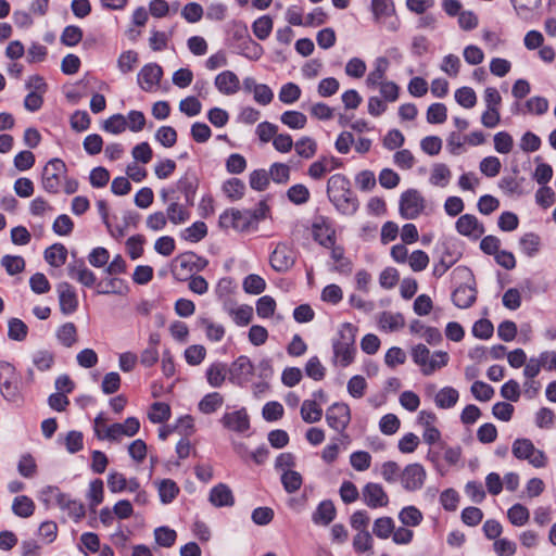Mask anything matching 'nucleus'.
<instances>
[{"instance_id": "1", "label": "nucleus", "mask_w": 556, "mask_h": 556, "mask_svg": "<svg viewBox=\"0 0 556 556\" xmlns=\"http://www.w3.org/2000/svg\"><path fill=\"white\" fill-rule=\"evenodd\" d=\"M327 195L341 214L353 215L358 210V200L351 190L350 180L342 174H334L329 177Z\"/></svg>"}, {"instance_id": "2", "label": "nucleus", "mask_w": 556, "mask_h": 556, "mask_svg": "<svg viewBox=\"0 0 556 556\" xmlns=\"http://www.w3.org/2000/svg\"><path fill=\"white\" fill-rule=\"evenodd\" d=\"M356 330L351 324H343L339 330L338 339L333 340V364L348 367L354 362L356 353L355 334Z\"/></svg>"}, {"instance_id": "3", "label": "nucleus", "mask_w": 556, "mask_h": 556, "mask_svg": "<svg viewBox=\"0 0 556 556\" xmlns=\"http://www.w3.org/2000/svg\"><path fill=\"white\" fill-rule=\"evenodd\" d=\"M0 393L9 402L22 399V377L8 362H0Z\"/></svg>"}, {"instance_id": "4", "label": "nucleus", "mask_w": 556, "mask_h": 556, "mask_svg": "<svg viewBox=\"0 0 556 556\" xmlns=\"http://www.w3.org/2000/svg\"><path fill=\"white\" fill-rule=\"evenodd\" d=\"M511 452L517 459L527 460L535 468H544L547 465L546 454L536 448L529 439H516Z\"/></svg>"}, {"instance_id": "5", "label": "nucleus", "mask_w": 556, "mask_h": 556, "mask_svg": "<svg viewBox=\"0 0 556 556\" xmlns=\"http://www.w3.org/2000/svg\"><path fill=\"white\" fill-rule=\"evenodd\" d=\"M66 170V165L62 160H50L42 170V188L49 193H58L60 190L61 181L65 177Z\"/></svg>"}, {"instance_id": "6", "label": "nucleus", "mask_w": 556, "mask_h": 556, "mask_svg": "<svg viewBox=\"0 0 556 556\" xmlns=\"http://www.w3.org/2000/svg\"><path fill=\"white\" fill-rule=\"evenodd\" d=\"M218 224L225 229L233 228L238 231H245L253 224V218L250 210L229 208L219 216Z\"/></svg>"}, {"instance_id": "7", "label": "nucleus", "mask_w": 556, "mask_h": 556, "mask_svg": "<svg viewBox=\"0 0 556 556\" xmlns=\"http://www.w3.org/2000/svg\"><path fill=\"white\" fill-rule=\"evenodd\" d=\"M254 375V365L251 359L241 355L228 368V379L231 383L243 387L250 382Z\"/></svg>"}, {"instance_id": "8", "label": "nucleus", "mask_w": 556, "mask_h": 556, "mask_svg": "<svg viewBox=\"0 0 556 556\" xmlns=\"http://www.w3.org/2000/svg\"><path fill=\"white\" fill-rule=\"evenodd\" d=\"M294 250L287 243H278L269 257L270 266L278 273H286L295 264Z\"/></svg>"}, {"instance_id": "9", "label": "nucleus", "mask_w": 556, "mask_h": 556, "mask_svg": "<svg viewBox=\"0 0 556 556\" xmlns=\"http://www.w3.org/2000/svg\"><path fill=\"white\" fill-rule=\"evenodd\" d=\"M425 208V199L415 189L407 190L401 197L400 213L406 219L416 218Z\"/></svg>"}, {"instance_id": "10", "label": "nucleus", "mask_w": 556, "mask_h": 556, "mask_svg": "<svg viewBox=\"0 0 556 556\" xmlns=\"http://www.w3.org/2000/svg\"><path fill=\"white\" fill-rule=\"evenodd\" d=\"M326 421L330 428L343 433L351 421V410L345 403H334L326 412Z\"/></svg>"}, {"instance_id": "11", "label": "nucleus", "mask_w": 556, "mask_h": 556, "mask_svg": "<svg viewBox=\"0 0 556 556\" xmlns=\"http://www.w3.org/2000/svg\"><path fill=\"white\" fill-rule=\"evenodd\" d=\"M140 429L136 417H128L123 424L115 422L105 428L103 440L118 441L122 437H134Z\"/></svg>"}, {"instance_id": "12", "label": "nucleus", "mask_w": 556, "mask_h": 556, "mask_svg": "<svg viewBox=\"0 0 556 556\" xmlns=\"http://www.w3.org/2000/svg\"><path fill=\"white\" fill-rule=\"evenodd\" d=\"M426 476V470L420 464H409L401 473V483L407 491H417L422 488Z\"/></svg>"}, {"instance_id": "13", "label": "nucleus", "mask_w": 556, "mask_h": 556, "mask_svg": "<svg viewBox=\"0 0 556 556\" xmlns=\"http://www.w3.org/2000/svg\"><path fill=\"white\" fill-rule=\"evenodd\" d=\"M314 239L323 247L329 248L336 243L334 229L325 216H317L312 225Z\"/></svg>"}, {"instance_id": "14", "label": "nucleus", "mask_w": 556, "mask_h": 556, "mask_svg": "<svg viewBox=\"0 0 556 556\" xmlns=\"http://www.w3.org/2000/svg\"><path fill=\"white\" fill-rule=\"evenodd\" d=\"M362 500L369 508L384 507L389 496L381 484L368 482L362 489Z\"/></svg>"}, {"instance_id": "15", "label": "nucleus", "mask_w": 556, "mask_h": 556, "mask_svg": "<svg viewBox=\"0 0 556 556\" xmlns=\"http://www.w3.org/2000/svg\"><path fill=\"white\" fill-rule=\"evenodd\" d=\"M163 76L162 67L156 63L146 64L138 73V84L144 91H152Z\"/></svg>"}, {"instance_id": "16", "label": "nucleus", "mask_w": 556, "mask_h": 556, "mask_svg": "<svg viewBox=\"0 0 556 556\" xmlns=\"http://www.w3.org/2000/svg\"><path fill=\"white\" fill-rule=\"evenodd\" d=\"M56 291L61 312L65 315L74 313L78 307V299L74 288L68 282H61L58 285Z\"/></svg>"}, {"instance_id": "17", "label": "nucleus", "mask_w": 556, "mask_h": 556, "mask_svg": "<svg viewBox=\"0 0 556 556\" xmlns=\"http://www.w3.org/2000/svg\"><path fill=\"white\" fill-rule=\"evenodd\" d=\"M456 230L466 237L473 239L480 238L484 233L483 225L478 220L475 215H462L456 222Z\"/></svg>"}, {"instance_id": "18", "label": "nucleus", "mask_w": 556, "mask_h": 556, "mask_svg": "<svg viewBox=\"0 0 556 556\" xmlns=\"http://www.w3.org/2000/svg\"><path fill=\"white\" fill-rule=\"evenodd\" d=\"M216 89L224 96H232L240 90L239 77L232 71L219 73L214 80Z\"/></svg>"}, {"instance_id": "19", "label": "nucleus", "mask_w": 556, "mask_h": 556, "mask_svg": "<svg viewBox=\"0 0 556 556\" xmlns=\"http://www.w3.org/2000/svg\"><path fill=\"white\" fill-rule=\"evenodd\" d=\"M194 253H184L178 255L172 263V273L174 277L180 281L187 280L194 270V262L192 258Z\"/></svg>"}, {"instance_id": "20", "label": "nucleus", "mask_w": 556, "mask_h": 556, "mask_svg": "<svg viewBox=\"0 0 556 556\" xmlns=\"http://www.w3.org/2000/svg\"><path fill=\"white\" fill-rule=\"evenodd\" d=\"M68 276L77 280L85 287H92L96 285L97 277L92 270L86 267L83 261L70 263L67 266Z\"/></svg>"}, {"instance_id": "21", "label": "nucleus", "mask_w": 556, "mask_h": 556, "mask_svg": "<svg viewBox=\"0 0 556 556\" xmlns=\"http://www.w3.org/2000/svg\"><path fill=\"white\" fill-rule=\"evenodd\" d=\"M222 424L225 428L240 433L250 428V419L244 409L226 413L222 418Z\"/></svg>"}, {"instance_id": "22", "label": "nucleus", "mask_w": 556, "mask_h": 556, "mask_svg": "<svg viewBox=\"0 0 556 556\" xmlns=\"http://www.w3.org/2000/svg\"><path fill=\"white\" fill-rule=\"evenodd\" d=\"M208 501L215 507H230L235 504L232 491L225 483H218L212 488Z\"/></svg>"}, {"instance_id": "23", "label": "nucleus", "mask_w": 556, "mask_h": 556, "mask_svg": "<svg viewBox=\"0 0 556 556\" xmlns=\"http://www.w3.org/2000/svg\"><path fill=\"white\" fill-rule=\"evenodd\" d=\"M337 515V509L330 500L319 503L316 510L312 515V520L318 526H328Z\"/></svg>"}, {"instance_id": "24", "label": "nucleus", "mask_w": 556, "mask_h": 556, "mask_svg": "<svg viewBox=\"0 0 556 556\" xmlns=\"http://www.w3.org/2000/svg\"><path fill=\"white\" fill-rule=\"evenodd\" d=\"M477 298V291L469 285H462L452 294L453 303L459 308L470 307Z\"/></svg>"}, {"instance_id": "25", "label": "nucleus", "mask_w": 556, "mask_h": 556, "mask_svg": "<svg viewBox=\"0 0 556 556\" xmlns=\"http://www.w3.org/2000/svg\"><path fill=\"white\" fill-rule=\"evenodd\" d=\"M517 15L523 21H531L541 5V0H511Z\"/></svg>"}, {"instance_id": "26", "label": "nucleus", "mask_w": 556, "mask_h": 556, "mask_svg": "<svg viewBox=\"0 0 556 556\" xmlns=\"http://www.w3.org/2000/svg\"><path fill=\"white\" fill-rule=\"evenodd\" d=\"M198 179L192 174H186L177 182V189L185 195L187 205H193Z\"/></svg>"}, {"instance_id": "27", "label": "nucleus", "mask_w": 556, "mask_h": 556, "mask_svg": "<svg viewBox=\"0 0 556 556\" xmlns=\"http://www.w3.org/2000/svg\"><path fill=\"white\" fill-rule=\"evenodd\" d=\"M228 374L227 365L216 362L210 365L206 370V379L212 388H219L226 380Z\"/></svg>"}, {"instance_id": "28", "label": "nucleus", "mask_w": 556, "mask_h": 556, "mask_svg": "<svg viewBox=\"0 0 556 556\" xmlns=\"http://www.w3.org/2000/svg\"><path fill=\"white\" fill-rule=\"evenodd\" d=\"M329 249H331L330 256L336 263L333 270L340 274H350L352 271V262L345 256L343 247L333 244Z\"/></svg>"}, {"instance_id": "29", "label": "nucleus", "mask_w": 556, "mask_h": 556, "mask_svg": "<svg viewBox=\"0 0 556 556\" xmlns=\"http://www.w3.org/2000/svg\"><path fill=\"white\" fill-rule=\"evenodd\" d=\"M459 393L452 387L442 388L434 396V403L439 408L447 409L457 403Z\"/></svg>"}, {"instance_id": "30", "label": "nucleus", "mask_w": 556, "mask_h": 556, "mask_svg": "<svg viewBox=\"0 0 556 556\" xmlns=\"http://www.w3.org/2000/svg\"><path fill=\"white\" fill-rule=\"evenodd\" d=\"M67 250L61 243H54L45 250V260L53 267H60L66 262Z\"/></svg>"}, {"instance_id": "31", "label": "nucleus", "mask_w": 556, "mask_h": 556, "mask_svg": "<svg viewBox=\"0 0 556 556\" xmlns=\"http://www.w3.org/2000/svg\"><path fill=\"white\" fill-rule=\"evenodd\" d=\"M452 177L451 169L446 164L437 163L432 166L429 181L431 185L444 188L448 185Z\"/></svg>"}, {"instance_id": "32", "label": "nucleus", "mask_w": 556, "mask_h": 556, "mask_svg": "<svg viewBox=\"0 0 556 556\" xmlns=\"http://www.w3.org/2000/svg\"><path fill=\"white\" fill-rule=\"evenodd\" d=\"M381 329L397 331L405 326L404 316L401 313L383 312L379 318Z\"/></svg>"}, {"instance_id": "33", "label": "nucleus", "mask_w": 556, "mask_h": 556, "mask_svg": "<svg viewBox=\"0 0 556 556\" xmlns=\"http://www.w3.org/2000/svg\"><path fill=\"white\" fill-rule=\"evenodd\" d=\"M12 510L16 516L21 518H28L35 511V503L30 497L26 495H20L14 498Z\"/></svg>"}, {"instance_id": "34", "label": "nucleus", "mask_w": 556, "mask_h": 556, "mask_svg": "<svg viewBox=\"0 0 556 556\" xmlns=\"http://www.w3.org/2000/svg\"><path fill=\"white\" fill-rule=\"evenodd\" d=\"M301 417L307 424L317 422L323 417V409L316 401L305 400L301 406Z\"/></svg>"}, {"instance_id": "35", "label": "nucleus", "mask_w": 556, "mask_h": 556, "mask_svg": "<svg viewBox=\"0 0 556 556\" xmlns=\"http://www.w3.org/2000/svg\"><path fill=\"white\" fill-rule=\"evenodd\" d=\"M160 500L163 504L172 503L179 493V486L172 479H163L157 484Z\"/></svg>"}, {"instance_id": "36", "label": "nucleus", "mask_w": 556, "mask_h": 556, "mask_svg": "<svg viewBox=\"0 0 556 556\" xmlns=\"http://www.w3.org/2000/svg\"><path fill=\"white\" fill-rule=\"evenodd\" d=\"M59 342L65 346L71 348L77 342V328L73 323H65L59 327L56 331Z\"/></svg>"}, {"instance_id": "37", "label": "nucleus", "mask_w": 556, "mask_h": 556, "mask_svg": "<svg viewBox=\"0 0 556 556\" xmlns=\"http://www.w3.org/2000/svg\"><path fill=\"white\" fill-rule=\"evenodd\" d=\"M224 403V397L218 392H212L206 394L200 402H199V410L203 414H213L218 408L222 407Z\"/></svg>"}, {"instance_id": "38", "label": "nucleus", "mask_w": 556, "mask_h": 556, "mask_svg": "<svg viewBox=\"0 0 556 556\" xmlns=\"http://www.w3.org/2000/svg\"><path fill=\"white\" fill-rule=\"evenodd\" d=\"M59 504L63 509H65L70 517H72L75 521H78L85 516V506L81 502L76 500H68L66 496L60 495Z\"/></svg>"}, {"instance_id": "39", "label": "nucleus", "mask_w": 556, "mask_h": 556, "mask_svg": "<svg viewBox=\"0 0 556 556\" xmlns=\"http://www.w3.org/2000/svg\"><path fill=\"white\" fill-rule=\"evenodd\" d=\"M274 27L273 18L269 15H263L256 18L252 24L254 36L260 40H265L269 37Z\"/></svg>"}, {"instance_id": "40", "label": "nucleus", "mask_w": 556, "mask_h": 556, "mask_svg": "<svg viewBox=\"0 0 556 556\" xmlns=\"http://www.w3.org/2000/svg\"><path fill=\"white\" fill-rule=\"evenodd\" d=\"M280 121L291 129H303L306 126L307 117L299 111H286L281 114Z\"/></svg>"}, {"instance_id": "41", "label": "nucleus", "mask_w": 556, "mask_h": 556, "mask_svg": "<svg viewBox=\"0 0 556 556\" xmlns=\"http://www.w3.org/2000/svg\"><path fill=\"white\" fill-rule=\"evenodd\" d=\"M295 152L303 159H312L317 152V142L311 137H302L294 143Z\"/></svg>"}, {"instance_id": "42", "label": "nucleus", "mask_w": 556, "mask_h": 556, "mask_svg": "<svg viewBox=\"0 0 556 556\" xmlns=\"http://www.w3.org/2000/svg\"><path fill=\"white\" fill-rule=\"evenodd\" d=\"M399 519L405 527H417L424 519L422 513L415 506H406L399 513Z\"/></svg>"}, {"instance_id": "43", "label": "nucleus", "mask_w": 556, "mask_h": 556, "mask_svg": "<svg viewBox=\"0 0 556 556\" xmlns=\"http://www.w3.org/2000/svg\"><path fill=\"white\" fill-rule=\"evenodd\" d=\"M448 354L443 351H437L432 355H430L426 366H424L422 374L425 376H429L433 374L435 370L445 367L448 363Z\"/></svg>"}, {"instance_id": "44", "label": "nucleus", "mask_w": 556, "mask_h": 556, "mask_svg": "<svg viewBox=\"0 0 556 556\" xmlns=\"http://www.w3.org/2000/svg\"><path fill=\"white\" fill-rule=\"evenodd\" d=\"M309 197V190L303 184L293 185L287 191L288 200L295 205L305 204L308 202Z\"/></svg>"}, {"instance_id": "45", "label": "nucleus", "mask_w": 556, "mask_h": 556, "mask_svg": "<svg viewBox=\"0 0 556 556\" xmlns=\"http://www.w3.org/2000/svg\"><path fill=\"white\" fill-rule=\"evenodd\" d=\"M519 244L522 252L532 257L540 251L541 238L533 232H529L520 238Z\"/></svg>"}, {"instance_id": "46", "label": "nucleus", "mask_w": 556, "mask_h": 556, "mask_svg": "<svg viewBox=\"0 0 556 556\" xmlns=\"http://www.w3.org/2000/svg\"><path fill=\"white\" fill-rule=\"evenodd\" d=\"M166 217L170 223L179 225L187 222L190 214L184 205L177 202H172L166 210Z\"/></svg>"}, {"instance_id": "47", "label": "nucleus", "mask_w": 556, "mask_h": 556, "mask_svg": "<svg viewBox=\"0 0 556 556\" xmlns=\"http://www.w3.org/2000/svg\"><path fill=\"white\" fill-rule=\"evenodd\" d=\"M291 168L285 163H274L268 169L270 179L279 185H286L290 180Z\"/></svg>"}, {"instance_id": "48", "label": "nucleus", "mask_w": 556, "mask_h": 556, "mask_svg": "<svg viewBox=\"0 0 556 556\" xmlns=\"http://www.w3.org/2000/svg\"><path fill=\"white\" fill-rule=\"evenodd\" d=\"M18 473L26 478L31 479L37 473V464L35 458L30 454H23L17 463Z\"/></svg>"}, {"instance_id": "49", "label": "nucleus", "mask_w": 556, "mask_h": 556, "mask_svg": "<svg viewBox=\"0 0 556 556\" xmlns=\"http://www.w3.org/2000/svg\"><path fill=\"white\" fill-rule=\"evenodd\" d=\"M127 121L126 117L122 114H114L108 119L104 121L102 125V129L106 132L118 135L126 130Z\"/></svg>"}, {"instance_id": "50", "label": "nucleus", "mask_w": 556, "mask_h": 556, "mask_svg": "<svg viewBox=\"0 0 556 556\" xmlns=\"http://www.w3.org/2000/svg\"><path fill=\"white\" fill-rule=\"evenodd\" d=\"M87 498L89 501V507L91 510H94L98 505L103 502V481L100 479H96L90 482L89 490L87 493Z\"/></svg>"}, {"instance_id": "51", "label": "nucleus", "mask_w": 556, "mask_h": 556, "mask_svg": "<svg viewBox=\"0 0 556 556\" xmlns=\"http://www.w3.org/2000/svg\"><path fill=\"white\" fill-rule=\"evenodd\" d=\"M227 311L238 326H247L253 316V308L249 305L229 307Z\"/></svg>"}, {"instance_id": "52", "label": "nucleus", "mask_w": 556, "mask_h": 556, "mask_svg": "<svg viewBox=\"0 0 556 556\" xmlns=\"http://www.w3.org/2000/svg\"><path fill=\"white\" fill-rule=\"evenodd\" d=\"M302 476L294 470H286L281 475V483L288 493L296 492L302 485Z\"/></svg>"}, {"instance_id": "53", "label": "nucleus", "mask_w": 556, "mask_h": 556, "mask_svg": "<svg viewBox=\"0 0 556 556\" xmlns=\"http://www.w3.org/2000/svg\"><path fill=\"white\" fill-rule=\"evenodd\" d=\"M529 516L528 508L521 504L513 505L507 511L509 521L517 527L526 525L529 520Z\"/></svg>"}, {"instance_id": "54", "label": "nucleus", "mask_w": 556, "mask_h": 556, "mask_svg": "<svg viewBox=\"0 0 556 556\" xmlns=\"http://www.w3.org/2000/svg\"><path fill=\"white\" fill-rule=\"evenodd\" d=\"M264 53L263 47L254 41L251 37H248L241 43V54L249 60L257 61Z\"/></svg>"}, {"instance_id": "55", "label": "nucleus", "mask_w": 556, "mask_h": 556, "mask_svg": "<svg viewBox=\"0 0 556 556\" xmlns=\"http://www.w3.org/2000/svg\"><path fill=\"white\" fill-rule=\"evenodd\" d=\"M170 416V407L163 402H155L152 404L149 412V419L153 424H161L167 420Z\"/></svg>"}, {"instance_id": "56", "label": "nucleus", "mask_w": 556, "mask_h": 556, "mask_svg": "<svg viewBox=\"0 0 556 556\" xmlns=\"http://www.w3.org/2000/svg\"><path fill=\"white\" fill-rule=\"evenodd\" d=\"M279 100L285 104H292L301 97V89L294 83L285 84L279 91Z\"/></svg>"}, {"instance_id": "57", "label": "nucleus", "mask_w": 556, "mask_h": 556, "mask_svg": "<svg viewBox=\"0 0 556 556\" xmlns=\"http://www.w3.org/2000/svg\"><path fill=\"white\" fill-rule=\"evenodd\" d=\"M456 102L465 109H471L477 103V96L472 88L462 87L455 91Z\"/></svg>"}, {"instance_id": "58", "label": "nucleus", "mask_w": 556, "mask_h": 556, "mask_svg": "<svg viewBox=\"0 0 556 556\" xmlns=\"http://www.w3.org/2000/svg\"><path fill=\"white\" fill-rule=\"evenodd\" d=\"M207 233V227L203 222H195L182 232V238L190 242H199Z\"/></svg>"}, {"instance_id": "59", "label": "nucleus", "mask_w": 556, "mask_h": 556, "mask_svg": "<svg viewBox=\"0 0 556 556\" xmlns=\"http://www.w3.org/2000/svg\"><path fill=\"white\" fill-rule=\"evenodd\" d=\"M33 364L40 371L49 370L54 364V355L47 350L37 351L33 355Z\"/></svg>"}, {"instance_id": "60", "label": "nucleus", "mask_w": 556, "mask_h": 556, "mask_svg": "<svg viewBox=\"0 0 556 556\" xmlns=\"http://www.w3.org/2000/svg\"><path fill=\"white\" fill-rule=\"evenodd\" d=\"M61 42L66 47H74L83 39V30L75 25H68L61 35Z\"/></svg>"}, {"instance_id": "61", "label": "nucleus", "mask_w": 556, "mask_h": 556, "mask_svg": "<svg viewBox=\"0 0 556 556\" xmlns=\"http://www.w3.org/2000/svg\"><path fill=\"white\" fill-rule=\"evenodd\" d=\"M394 530V522L390 517H380L376 519L372 532L380 539H388Z\"/></svg>"}, {"instance_id": "62", "label": "nucleus", "mask_w": 556, "mask_h": 556, "mask_svg": "<svg viewBox=\"0 0 556 556\" xmlns=\"http://www.w3.org/2000/svg\"><path fill=\"white\" fill-rule=\"evenodd\" d=\"M155 542L163 547H170L174 545L177 533L168 527H159L154 530Z\"/></svg>"}, {"instance_id": "63", "label": "nucleus", "mask_w": 556, "mask_h": 556, "mask_svg": "<svg viewBox=\"0 0 556 556\" xmlns=\"http://www.w3.org/2000/svg\"><path fill=\"white\" fill-rule=\"evenodd\" d=\"M138 63V53L134 50L124 51L117 60V67L123 74L131 72Z\"/></svg>"}, {"instance_id": "64", "label": "nucleus", "mask_w": 556, "mask_h": 556, "mask_svg": "<svg viewBox=\"0 0 556 556\" xmlns=\"http://www.w3.org/2000/svg\"><path fill=\"white\" fill-rule=\"evenodd\" d=\"M266 288L265 280L255 274L247 276L243 280V290L250 294H260Z\"/></svg>"}]
</instances>
